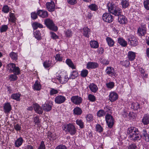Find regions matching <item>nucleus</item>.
Here are the masks:
<instances>
[{
  "instance_id": "nucleus-10",
  "label": "nucleus",
  "mask_w": 149,
  "mask_h": 149,
  "mask_svg": "<svg viewBox=\"0 0 149 149\" xmlns=\"http://www.w3.org/2000/svg\"><path fill=\"white\" fill-rule=\"evenodd\" d=\"M65 97L61 95H59L56 97L55 98V102L57 104H61L64 103L66 100Z\"/></svg>"
},
{
  "instance_id": "nucleus-64",
  "label": "nucleus",
  "mask_w": 149,
  "mask_h": 149,
  "mask_svg": "<svg viewBox=\"0 0 149 149\" xmlns=\"http://www.w3.org/2000/svg\"><path fill=\"white\" fill-rule=\"evenodd\" d=\"M51 37L53 39H56L58 38V36L54 32H51Z\"/></svg>"
},
{
  "instance_id": "nucleus-54",
  "label": "nucleus",
  "mask_w": 149,
  "mask_h": 149,
  "mask_svg": "<svg viewBox=\"0 0 149 149\" xmlns=\"http://www.w3.org/2000/svg\"><path fill=\"white\" fill-rule=\"evenodd\" d=\"M86 119L87 121L90 122L92 121L93 119V116L91 114H88L86 117Z\"/></svg>"
},
{
  "instance_id": "nucleus-63",
  "label": "nucleus",
  "mask_w": 149,
  "mask_h": 149,
  "mask_svg": "<svg viewBox=\"0 0 149 149\" xmlns=\"http://www.w3.org/2000/svg\"><path fill=\"white\" fill-rule=\"evenodd\" d=\"M55 149H67V148L64 145H60L56 147Z\"/></svg>"
},
{
  "instance_id": "nucleus-28",
  "label": "nucleus",
  "mask_w": 149,
  "mask_h": 149,
  "mask_svg": "<svg viewBox=\"0 0 149 149\" xmlns=\"http://www.w3.org/2000/svg\"><path fill=\"white\" fill-rule=\"evenodd\" d=\"M41 88V85L40 82L38 80H36L33 85V89L35 90L39 91Z\"/></svg>"
},
{
  "instance_id": "nucleus-8",
  "label": "nucleus",
  "mask_w": 149,
  "mask_h": 149,
  "mask_svg": "<svg viewBox=\"0 0 149 149\" xmlns=\"http://www.w3.org/2000/svg\"><path fill=\"white\" fill-rule=\"evenodd\" d=\"M46 6L48 11L52 12L55 9V5L54 2L52 1L50 2H48L46 3Z\"/></svg>"
},
{
  "instance_id": "nucleus-48",
  "label": "nucleus",
  "mask_w": 149,
  "mask_h": 149,
  "mask_svg": "<svg viewBox=\"0 0 149 149\" xmlns=\"http://www.w3.org/2000/svg\"><path fill=\"white\" fill-rule=\"evenodd\" d=\"M114 83L113 82L111 81L106 84L107 88L109 89H111L113 88L114 86Z\"/></svg>"
},
{
  "instance_id": "nucleus-23",
  "label": "nucleus",
  "mask_w": 149,
  "mask_h": 149,
  "mask_svg": "<svg viewBox=\"0 0 149 149\" xmlns=\"http://www.w3.org/2000/svg\"><path fill=\"white\" fill-rule=\"evenodd\" d=\"M117 41L118 43L123 47H126L127 45V42L122 38H118Z\"/></svg>"
},
{
  "instance_id": "nucleus-24",
  "label": "nucleus",
  "mask_w": 149,
  "mask_h": 149,
  "mask_svg": "<svg viewBox=\"0 0 149 149\" xmlns=\"http://www.w3.org/2000/svg\"><path fill=\"white\" fill-rule=\"evenodd\" d=\"M83 34L86 37L89 38L90 33V29L87 27H84L83 29Z\"/></svg>"
},
{
  "instance_id": "nucleus-18",
  "label": "nucleus",
  "mask_w": 149,
  "mask_h": 149,
  "mask_svg": "<svg viewBox=\"0 0 149 149\" xmlns=\"http://www.w3.org/2000/svg\"><path fill=\"white\" fill-rule=\"evenodd\" d=\"M11 106L9 102L5 103L3 106V111L6 113L10 112L11 109Z\"/></svg>"
},
{
  "instance_id": "nucleus-3",
  "label": "nucleus",
  "mask_w": 149,
  "mask_h": 149,
  "mask_svg": "<svg viewBox=\"0 0 149 149\" xmlns=\"http://www.w3.org/2000/svg\"><path fill=\"white\" fill-rule=\"evenodd\" d=\"M7 68L10 73L13 72L14 74L17 75L21 74L19 68V67L16 66L15 64L14 63L8 64L7 65Z\"/></svg>"
},
{
  "instance_id": "nucleus-50",
  "label": "nucleus",
  "mask_w": 149,
  "mask_h": 149,
  "mask_svg": "<svg viewBox=\"0 0 149 149\" xmlns=\"http://www.w3.org/2000/svg\"><path fill=\"white\" fill-rule=\"evenodd\" d=\"M8 29V26L7 25H3L1 26L0 29V31L1 32H3L6 31Z\"/></svg>"
},
{
  "instance_id": "nucleus-39",
  "label": "nucleus",
  "mask_w": 149,
  "mask_h": 149,
  "mask_svg": "<svg viewBox=\"0 0 149 149\" xmlns=\"http://www.w3.org/2000/svg\"><path fill=\"white\" fill-rule=\"evenodd\" d=\"M32 26L33 29L36 30L38 27L39 28H43V26L42 24L37 22L34 23Z\"/></svg>"
},
{
  "instance_id": "nucleus-5",
  "label": "nucleus",
  "mask_w": 149,
  "mask_h": 149,
  "mask_svg": "<svg viewBox=\"0 0 149 149\" xmlns=\"http://www.w3.org/2000/svg\"><path fill=\"white\" fill-rule=\"evenodd\" d=\"M45 24L50 29L56 31L58 29L56 26H55L52 21L50 19H46L44 21Z\"/></svg>"
},
{
  "instance_id": "nucleus-30",
  "label": "nucleus",
  "mask_w": 149,
  "mask_h": 149,
  "mask_svg": "<svg viewBox=\"0 0 149 149\" xmlns=\"http://www.w3.org/2000/svg\"><path fill=\"white\" fill-rule=\"evenodd\" d=\"M121 4L123 8H125L129 6L130 2L128 0H121Z\"/></svg>"
},
{
  "instance_id": "nucleus-52",
  "label": "nucleus",
  "mask_w": 149,
  "mask_h": 149,
  "mask_svg": "<svg viewBox=\"0 0 149 149\" xmlns=\"http://www.w3.org/2000/svg\"><path fill=\"white\" fill-rule=\"evenodd\" d=\"M96 129L97 131L100 133L103 131V129L100 125L97 124L96 126Z\"/></svg>"
},
{
  "instance_id": "nucleus-36",
  "label": "nucleus",
  "mask_w": 149,
  "mask_h": 149,
  "mask_svg": "<svg viewBox=\"0 0 149 149\" xmlns=\"http://www.w3.org/2000/svg\"><path fill=\"white\" fill-rule=\"evenodd\" d=\"M34 35L35 38L38 40H40L42 39L40 33L38 30H36L34 32Z\"/></svg>"
},
{
  "instance_id": "nucleus-9",
  "label": "nucleus",
  "mask_w": 149,
  "mask_h": 149,
  "mask_svg": "<svg viewBox=\"0 0 149 149\" xmlns=\"http://www.w3.org/2000/svg\"><path fill=\"white\" fill-rule=\"evenodd\" d=\"M71 100L73 103L76 105L80 104L81 103L82 101V98L78 96H74L72 97Z\"/></svg>"
},
{
  "instance_id": "nucleus-12",
  "label": "nucleus",
  "mask_w": 149,
  "mask_h": 149,
  "mask_svg": "<svg viewBox=\"0 0 149 149\" xmlns=\"http://www.w3.org/2000/svg\"><path fill=\"white\" fill-rule=\"evenodd\" d=\"M146 33V27L142 26L139 27L137 30V33L139 36H144Z\"/></svg>"
},
{
  "instance_id": "nucleus-11",
  "label": "nucleus",
  "mask_w": 149,
  "mask_h": 149,
  "mask_svg": "<svg viewBox=\"0 0 149 149\" xmlns=\"http://www.w3.org/2000/svg\"><path fill=\"white\" fill-rule=\"evenodd\" d=\"M129 44L133 46H135L138 45V41L136 38L134 36H132L128 38Z\"/></svg>"
},
{
  "instance_id": "nucleus-41",
  "label": "nucleus",
  "mask_w": 149,
  "mask_h": 149,
  "mask_svg": "<svg viewBox=\"0 0 149 149\" xmlns=\"http://www.w3.org/2000/svg\"><path fill=\"white\" fill-rule=\"evenodd\" d=\"M17 75L15 74H10L9 77V79L10 81H14L17 80L18 78Z\"/></svg>"
},
{
  "instance_id": "nucleus-47",
  "label": "nucleus",
  "mask_w": 149,
  "mask_h": 149,
  "mask_svg": "<svg viewBox=\"0 0 149 149\" xmlns=\"http://www.w3.org/2000/svg\"><path fill=\"white\" fill-rule=\"evenodd\" d=\"M88 99L91 102H94L96 100L95 96L93 95L90 94L88 96Z\"/></svg>"
},
{
  "instance_id": "nucleus-57",
  "label": "nucleus",
  "mask_w": 149,
  "mask_h": 149,
  "mask_svg": "<svg viewBox=\"0 0 149 149\" xmlns=\"http://www.w3.org/2000/svg\"><path fill=\"white\" fill-rule=\"evenodd\" d=\"M65 35L67 37H70L72 35V33L71 30H68L65 32Z\"/></svg>"
},
{
  "instance_id": "nucleus-13",
  "label": "nucleus",
  "mask_w": 149,
  "mask_h": 149,
  "mask_svg": "<svg viewBox=\"0 0 149 149\" xmlns=\"http://www.w3.org/2000/svg\"><path fill=\"white\" fill-rule=\"evenodd\" d=\"M37 15L42 18H46L48 17V12L44 10H39L37 11Z\"/></svg>"
},
{
  "instance_id": "nucleus-35",
  "label": "nucleus",
  "mask_w": 149,
  "mask_h": 149,
  "mask_svg": "<svg viewBox=\"0 0 149 149\" xmlns=\"http://www.w3.org/2000/svg\"><path fill=\"white\" fill-rule=\"evenodd\" d=\"M66 64L72 69L75 68V66L74 65L72 61L70 59H67L66 61Z\"/></svg>"
},
{
  "instance_id": "nucleus-40",
  "label": "nucleus",
  "mask_w": 149,
  "mask_h": 149,
  "mask_svg": "<svg viewBox=\"0 0 149 149\" xmlns=\"http://www.w3.org/2000/svg\"><path fill=\"white\" fill-rule=\"evenodd\" d=\"M78 76V73L77 71L74 70L71 73L70 77L72 79H75Z\"/></svg>"
},
{
  "instance_id": "nucleus-37",
  "label": "nucleus",
  "mask_w": 149,
  "mask_h": 149,
  "mask_svg": "<svg viewBox=\"0 0 149 149\" xmlns=\"http://www.w3.org/2000/svg\"><path fill=\"white\" fill-rule=\"evenodd\" d=\"M90 45L92 48H97L99 46L98 42L96 41H91L90 42Z\"/></svg>"
},
{
  "instance_id": "nucleus-26",
  "label": "nucleus",
  "mask_w": 149,
  "mask_h": 149,
  "mask_svg": "<svg viewBox=\"0 0 149 149\" xmlns=\"http://www.w3.org/2000/svg\"><path fill=\"white\" fill-rule=\"evenodd\" d=\"M24 140L22 137H19L17 139L15 143V145L16 147H19L22 144Z\"/></svg>"
},
{
  "instance_id": "nucleus-2",
  "label": "nucleus",
  "mask_w": 149,
  "mask_h": 149,
  "mask_svg": "<svg viewBox=\"0 0 149 149\" xmlns=\"http://www.w3.org/2000/svg\"><path fill=\"white\" fill-rule=\"evenodd\" d=\"M107 6L108 11L115 16H118L120 15L121 10L120 9L116 6L113 2H109Z\"/></svg>"
},
{
  "instance_id": "nucleus-27",
  "label": "nucleus",
  "mask_w": 149,
  "mask_h": 149,
  "mask_svg": "<svg viewBox=\"0 0 149 149\" xmlns=\"http://www.w3.org/2000/svg\"><path fill=\"white\" fill-rule=\"evenodd\" d=\"M142 122L144 125H147L149 123V114H145L142 120Z\"/></svg>"
},
{
  "instance_id": "nucleus-4",
  "label": "nucleus",
  "mask_w": 149,
  "mask_h": 149,
  "mask_svg": "<svg viewBox=\"0 0 149 149\" xmlns=\"http://www.w3.org/2000/svg\"><path fill=\"white\" fill-rule=\"evenodd\" d=\"M64 130L71 135H74L77 130L75 126L72 124H69L64 126Z\"/></svg>"
},
{
  "instance_id": "nucleus-19",
  "label": "nucleus",
  "mask_w": 149,
  "mask_h": 149,
  "mask_svg": "<svg viewBox=\"0 0 149 149\" xmlns=\"http://www.w3.org/2000/svg\"><path fill=\"white\" fill-rule=\"evenodd\" d=\"M33 108L35 111L39 114H41L42 113V109L39 104L36 103L33 104Z\"/></svg>"
},
{
  "instance_id": "nucleus-60",
  "label": "nucleus",
  "mask_w": 149,
  "mask_h": 149,
  "mask_svg": "<svg viewBox=\"0 0 149 149\" xmlns=\"http://www.w3.org/2000/svg\"><path fill=\"white\" fill-rule=\"evenodd\" d=\"M55 59L57 61H62V57L60 56L59 54H57L55 56Z\"/></svg>"
},
{
  "instance_id": "nucleus-59",
  "label": "nucleus",
  "mask_w": 149,
  "mask_h": 149,
  "mask_svg": "<svg viewBox=\"0 0 149 149\" xmlns=\"http://www.w3.org/2000/svg\"><path fill=\"white\" fill-rule=\"evenodd\" d=\"M37 13L35 12H32L31 13V17L33 19H35L38 18Z\"/></svg>"
},
{
  "instance_id": "nucleus-20",
  "label": "nucleus",
  "mask_w": 149,
  "mask_h": 149,
  "mask_svg": "<svg viewBox=\"0 0 149 149\" xmlns=\"http://www.w3.org/2000/svg\"><path fill=\"white\" fill-rule=\"evenodd\" d=\"M88 87L90 90L93 93H96L98 90L97 86L94 83L90 84L89 85Z\"/></svg>"
},
{
  "instance_id": "nucleus-33",
  "label": "nucleus",
  "mask_w": 149,
  "mask_h": 149,
  "mask_svg": "<svg viewBox=\"0 0 149 149\" xmlns=\"http://www.w3.org/2000/svg\"><path fill=\"white\" fill-rule=\"evenodd\" d=\"M131 105V108L134 110H137L140 108V104L138 102H132Z\"/></svg>"
},
{
  "instance_id": "nucleus-25",
  "label": "nucleus",
  "mask_w": 149,
  "mask_h": 149,
  "mask_svg": "<svg viewBox=\"0 0 149 149\" xmlns=\"http://www.w3.org/2000/svg\"><path fill=\"white\" fill-rule=\"evenodd\" d=\"M128 58L130 61H133L136 56V53L135 52L132 51H129L128 53Z\"/></svg>"
},
{
  "instance_id": "nucleus-21",
  "label": "nucleus",
  "mask_w": 149,
  "mask_h": 149,
  "mask_svg": "<svg viewBox=\"0 0 149 149\" xmlns=\"http://www.w3.org/2000/svg\"><path fill=\"white\" fill-rule=\"evenodd\" d=\"M59 81L62 84L65 83L68 81V78L67 75L64 76H61L59 78H58Z\"/></svg>"
},
{
  "instance_id": "nucleus-22",
  "label": "nucleus",
  "mask_w": 149,
  "mask_h": 149,
  "mask_svg": "<svg viewBox=\"0 0 149 149\" xmlns=\"http://www.w3.org/2000/svg\"><path fill=\"white\" fill-rule=\"evenodd\" d=\"M21 94L19 93H14L11 95L10 97L11 99L19 101L20 100V97Z\"/></svg>"
},
{
  "instance_id": "nucleus-49",
  "label": "nucleus",
  "mask_w": 149,
  "mask_h": 149,
  "mask_svg": "<svg viewBox=\"0 0 149 149\" xmlns=\"http://www.w3.org/2000/svg\"><path fill=\"white\" fill-rule=\"evenodd\" d=\"M43 65L45 68H49L51 65V61L49 60L46 61L44 62Z\"/></svg>"
},
{
  "instance_id": "nucleus-61",
  "label": "nucleus",
  "mask_w": 149,
  "mask_h": 149,
  "mask_svg": "<svg viewBox=\"0 0 149 149\" xmlns=\"http://www.w3.org/2000/svg\"><path fill=\"white\" fill-rule=\"evenodd\" d=\"M38 149H45V146L44 141H42L41 142Z\"/></svg>"
},
{
  "instance_id": "nucleus-55",
  "label": "nucleus",
  "mask_w": 149,
  "mask_h": 149,
  "mask_svg": "<svg viewBox=\"0 0 149 149\" xmlns=\"http://www.w3.org/2000/svg\"><path fill=\"white\" fill-rule=\"evenodd\" d=\"M143 4L144 8L147 10H149V2L147 1H144Z\"/></svg>"
},
{
  "instance_id": "nucleus-15",
  "label": "nucleus",
  "mask_w": 149,
  "mask_h": 149,
  "mask_svg": "<svg viewBox=\"0 0 149 149\" xmlns=\"http://www.w3.org/2000/svg\"><path fill=\"white\" fill-rule=\"evenodd\" d=\"M118 94L115 92H111L109 95V100L111 102H114L118 98Z\"/></svg>"
},
{
  "instance_id": "nucleus-53",
  "label": "nucleus",
  "mask_w": 149,
  "mask_h": 149,
  "mask_svg": "<svg viewBox=\"0 0 149 149\" xmlns=\"http://www.w3.org/2000/svg\"><path fill=\"white\" fill-rule=\"evenodd\" d=\"M88 73V71L86 70H83L81 71V76L83 77H85L87 76Z\"/></svg>"
},
{
  "instance_id": "nucleus-42",
  "label": "nucleus",
  "mask_w": 149,
  "mask_h": 149,
  "mask_svg": "<svg viewBox=\"0 0 149 149\" xmlns=\"http://www.w3.org/2000/svg\"><path fill=\"white\" fill-rule=\"evenodd\" d=\"M76 123L81 128H83L84 127V123L81 120L77 119L76 121Z\"/></svg>"
},
{
  "instance_id": "nucleus-14",
  "label": "nucleus",
  "mask_w": 149,
  "mask_h": 149,
  "mask_svg": "<svg viewBox=\"0 0 149 149\" xmlns=\"http://www.w3.org/2000/svg\"><path fill=\"white\" fill-rule=\"evenodd\" d=\"M117 16L118 17V22L121 24H126L127 22V19L125 16L120 15Z\"/></svg>"
},
{
  "instance_id": "nucleus-58",
  "label": "nucleus",
  "mask_w": 149,
  "mask_h": 149,
  "mask_svg": "<svg viewBox=\"0 0 149 149\" xmlns=\"http://www.w3.org/2000/svg\"><path fill=\"white\" fill-rule=\"evenodd\" d=\"M14 127L15 130L17 131H19L21 130V126L19 124H15L14 126Z\"/></svg>"
},
{
  "instance_id": "nucleus-34",
  "label": "nucleus",
  "mask_w": 149,
  "mask_h": 149,
  "mask_svg": "<svg viewBox=\"0 0 149 149\" xmlns=\"http://www.w3.org/2000/svg\"><path fill=\"white\" fill-rule=\"evenodd\" d=\"M106 40L109 46L111 47L114 45V42L111 38L107 37L106 38Z\"/></svg>"
},
{
  "instance_id": "nucleus-29",
  "label": "nucleus",
  "mask_w": 149,
  "mask_h": 149,
  "mask_svg": "<svg viewBox=\"0 0 149 149\" xmlns=\"http://www.w3.org/2000/svg\"><path fill=\"white\" fill-rule=\"evenodd\" d=\"M73 113L77 115H79L82 113V111L81 109L78 107L75 108L73 110Z\"/></svg>"
},
{
  "instance_id": "nucleus-6",
  "label": "nucleus",
  "mask_w": 149,
  "mask_h": 149,
  "mask_svg": "<svg viewBox=\"0 0 149 149\" xmlns=\"http://www.w3.org/2000/svg\"><path fill=\"white\" fill-rule=\"evenodd\" d=\"M105 118L108 127L110 128H112L114 123V119L112 116L107 114L106 115Z\"/></svg>"
},
{
  "instance_id": "nucleus-43",
  "label": "nucleus",
  "mask_w": 149,
  "mask_h": 149,
  "mask_svg": "<svg viewBox=\"0 0 149 149\" xmlns=\"http://www.w3.org/2000/svg\"><path fill=\"white\" fill-rule=\"evenodd\" d=\"M120 63L123 66L127 67L129 66L130 64V63L129 61L127 60L124 61H121Z\"/></svg>"
},
{
  "instance_id": "nucleus-32",
  "label": "nucleus",
  "mask_w": 149,
  "mask_h": 149,
  "mask_svg": "<svg viewBox=\"0 0 149 149\" xmlns=\"http://www.w3.org/2000/svg\"><path fill=\"white\" fill-rule=\"evenodd\" d=\"M43 109L46 111H50L52 109V106L48 104L45 103L43 104L42 106Z\"/></svg>"
},
{
  "instance_id": "nucleus-7",
  "label": "nucleus",
  "mask_w": 149,
  "mask_h": 149,
  "mask_svg": "<svg viewBox=\"0 0 149 149\" xmlns=\"http://www.w3.org/2000/svg\"><path fill=\"white\" fill-rule=\"evenodd\" d=\"M102 18L104 22L108 23H111L113 20V16L108 13H104L102 15Z\"/></svg>"
},
{
  "instance_id": "nucleus-51",
  "label": "nucleus",
  "mask_w": 149,
  "mask_h": 149,
  "mask_svg": "<svg viewBox=\"0 0 149 149\" xmlns=\"http://www.w3.org/2000/svg\"><path fill=\"white\" fill-rule=\"evenodd\" d=\"M105 115L104 111L103 110H100L97 112V115L100 117L103 116Z\"/></svg>"
},
{
  "instance_id": "nucleus-62",
  "label": "nucleus",
  "mask_w": 149,
  "mask_h": 149,
  "mask_svg": "<svg viewBox=\"0 0 149 149\" xmlns=\"http://www.w3.org/2000/svg\"><path fill=\"white\" fill-rule=\"evenodd\" d=\"M67 2L71 5H74L77 3V0H67Z\"/></svg>"
},
{
  "instance_id": "nucleus-45",
  "label": "nucleus",
  "mask_w": 149,
  "mask_h": 149,
  "mask_svg": "<svg viewBox=\"0 0 149 149\" xmlns=\"http://www.w3.org/2000/svg\"><path fill=\"white\" fill-rule=\"evenodd\" d=\"M35 125H36L37 127H38L40 126V121L39 120V118L38 117L36 116L33 119Z\"/></svg>"
},
{
  "instance_id": "nucleus-46",
  "label": "nucleus",
  "mask_w": 149,
  "mask_h": 149,
  "mask_svg": "<svg viewBox=\"0 0 149 149\" xmlns=\"http://www.w3.org/2000/svg\"><path fill=\"white\" fill-rule=\"evenodd\" d=\"M9 8L8 6L7 5H5L3 6L2 11L4 13H7L9 11Z\"/></svg>"
},
{
  "instance_id": "nucleus-17",
  "label": "nucleus",
  "mask_w": 149,
  "mask_h": 149,
  "mask_svg": "<svg viewBox=\"0 0 149 149\" xmlns=\"http://www.w3.org/2000/svg\"><path fill=\"white\" fill-rule=\"evenodd\" d=\"M98 64L96 62H89L86 65V68L88 69L95 68L98 67Z\"/></svg>"
},
{
  "instance_id": "nucleus-16",
  "label": "nucleus",
  "mask_w": 149,
  "mask_h": 149,
  "mask_svg": "<svg viewBox=\"0 0 149 149\" xmlns=\"http://www.w3.org/2000/svg\"><path fill=\"white\" fill-rule=\"evenodd\" d=\"M105 72L108 75L110 76H115L116 73L113 68L111 67H107L105 70Z\"/></svg>"
},
{
  "instance_id": "nucleus-31",
  "label": "nucleus",
  "mask_w": 149,
  "mask_h": 149,
  "mask_svg": "<svg viewBox=\"0 0 149 149\" xmlns=\"http://www.w3.org/2000/svg\"><path fill=\"white\" fill-rule=\"evenodd\" d=\"M88 7L91 10L94 11H97L98 9V6L95 3L91 4L88 6Z\"/></svg>"
},
{
  "instance_id": "nucleus-56",
  "label": "nucleus",
  "mask_w": 149,
  "mask_h": 149,
  "mask_svg": "<svg viewBox=\"0 0 149 149\" xmlns=\"http://www.w3.org/2000/svg\"><path fill=\"white\" fill-rule=\"evenodd\" d=\"M58 92L57 90L55 89L54 88H51L50 92V95H52L57 93Z\"/></svg>"
},
{
  "instance_id": "nucleus-38",
  "label": "nucleus",
  "mask_w": 149,
  "mask_h": 149,
  "mask_svg": "<svg viewBox=\"0 0 149 149\" xmlns=\"http://www.w3.org/2000/svg\"><path fill=\"white\" fill-rule=\"evenodd\" d=\"M10 56L13 60H16L17 59V55L16 53L14 52H12L9 54Z\"/></svg>"
},
{
  "instance_id": "nucleus-1",
  "label": "nucleus",
  "mask_w": 149,
  "mask_h": 149,
  "mask_svg": "<svg viewBox=\"0 0 149 149\" xmlns=\"http://www.w3.org/2000/svg\"><path fill=\"white\" fill-rule=\"evenodd\" d=\"M127 133L130 140L134 142L138 141L141 139V136L138 129L135 127H132L127 129Z\"/></svg>"
},
{
  "instance_id": "nucleus-44",
  "label": "nucleus",
  "mask_w": 149,
  "mask_h": 149,
  "mask_svg": "<svg viewBox=\"0 0 149 149\" xmlns=\"http://www.w3.org/2000/svg\"><path fill=\"white\" fill-rule=\"evenodd\" d=\"M10 21L14 23L15 22L16 18L15 14L12 13H10Z\"/></svg>"
}]
</instances>
